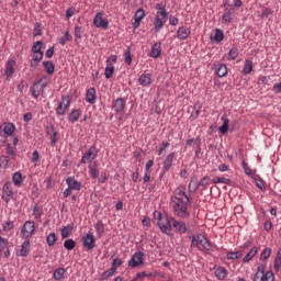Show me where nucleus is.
I'll use <instances>...</instances> for the list:
<instances>
[{
    "label": "nucleus",
    "mask_w": 281,
    "mask_h": 281,
    "mask_svg": "<svg viewBox=\"0 0 281 281\" xmlns=\"http://www.w3.org/2000/svg\"><path fill=\"white\" fill-rule=\"evenodd\" d=\"M30 239H25L22 245H21V249L20 252H16V256H22L23 258H27V256H30Z\"/></svg>",
    "instance_id": "obj_21"
},
{
    "label": "nucleus",
    "mask_w": 281,
    "mask_h": 281,
    "mask_svg": "<svg viewBox=\"0 0 281 281\" xmlns=\"http://www.w3.org/2000/svg\"><path fill=\"white\" fill-rule=\"evenodd\" d=\"M15 65H16V60H14V59H9L7 61V67H5L7 78H12V76H14V66Z\"/></svg>",
    "instance_id": "obj_23"
},
{
    "label": "nucleus",
    "mask_w": 281,
    "mask_h": 281,
    "mask_svg": "<svg viewBox=\"0 0 281 281\" xmlns=\"http://www.w3.org/2000/svg\"><path fill=\"white\" fill-rule=\"evenodd\" d=\"M172 227L177 232V234H186L188 232V227L186 226V222L175 220L172 223Z\"/></svg>",
    "instance_id": "obj_20"
},
{
    "label": "nucleus",
    "mask_w": 281,
    "mask_h": 281,
    "mask_svg": "<svg viewBox=\"0 0 281 281\" xmlns=\"http://www.w3.org/2000/svg\"><path fill=\"white\" fill-rule=\"evenodd\" d=\"M270 14H273V10H271L270 8H265L261 12V18L269 19Z\"/></svg>",
    "instance_id": "obj_59"
},
{
    "label": "nucleus",
    "mask_w": 281,
    "mask_h": 281,
    "mask_svg": "<svg viewBox=\"0 0 281 281\" xmlns=\"http://www.w3.org/2000/svg\"><path fill=\"white\" fill-rule=\"evenodd\" d=\"M69 106H71V98L69 97V94L61 95V101L56 108V115H58V117L66 115L67 111H69Z\"/></svg>",
    "instance_id": "obj_4"
},
{
    "label": "nucleus",
    "mask_w": 281,
    "mask_h": 281,
    "mask_svg": "<svg viewBox=\"0 0 281 281\" xmlns=\"http://www.w3.org/2000/svg\"><path fill=\"white\" fill-rule=\"evenodd\" d=\"M224 12L225 13L222 16V21L224 23H232V21H234L232 18V14H234V8H225Z\"/></svg>",
    "instance_id": "obj_25"
},
{
    "label": "nucleus",
    "mask_w": 281,
    "mask_h": 281,
    "mask_svg": "<svg viewBox=\"0 0 281 281\" xmlns=\"http://www.w3.org/2000/svg\"><path fill=\"white\" fill-rule=\"evenodd\" d=\"M66 183L68 188H70V190H78V191L82 190V183L76 180V178L74 177H68L66 179Z\"/></svg>",
    "instance_id": "obj_18"
},
{
    "label": "nucleus",
    "mask_w": 281,
    "mask_h": 281,
    "mask_svg": "<svg viewBox=\"0 0 281 281\" xmlns=\"http://www.w3.org/2000/svg\"><path fill=\"white\" fill-rule=\"evenodd\" d=\"M258 254V247H252L249 252L243 258V262H249L254 259V256Z\"/></svg>",
    "instance_id": "obj_37"
},
{
    "label": "nucleus",
    "mask_w": 281,
    "mask_h": 281,
    "mask_svg": "<svg viewBox=\"0 0 281 281\" xmlns=\"http://www.w3.org/2000/svg\"><path fill=\"white\" fill-rule=\"evenodd\" d=\"M95 157H98V148L92 145L81 157V164H91Z\"/></svg>",
    "instance_id": "obj_10"
},
{
    "label": "nucleus",
    "mask_w": 281,
    "mask_h": 281,
    "mask_svg": "<svg viewBox=\"0 0 281 281\" xmlns=\"http://www.w3.org/2000/svg\"><path fill=\"white\" fill-rule=\"evenodd\" d=\"M227 260H238V258H243V251L237 250V251H229L226 255Z\"/></svg>",
    "instance_id": "obj_41"
},
{
    "label": "nucleus",
    "mask_w": 281,
    "mask_h": 281,
    "mask_svg": "<svg viewBox=\"0 0 281 281\" xmlns=\"http://www.w3.org/2000/svg\"><path fill=\"white\" fill-rule=\"evenodd\" d=\"M144 16H146V11L143 8L138 9L134 14V19L138 21H142Z\"/></svg>",
    "instance_id": "obj_50"
},
{
    "label": "nucleus",
    "mask_w": 281,
    "mask_h": 281,
    "mask_svg": "<svg viewBox=\"0 0 281 281\" xmlns=\"http://www.w3.org/2000/svg\"><path fill=\"white\" fill-rule=\"evenodd\" d=\"M54 280L60 281L65 278V270L64 268H57L53 273Z\"/></svg>",
    "instance_id": "obj_42"
},
{
    "label": "nucleus",
    "mask_w": 281,
    "mask_h": 281,
    "mask_svg": "<svg viewBox=\"0 0 281 281\" xmlns=\"http://www.w3.org/2000/svg\"><path fill=\"white\" fill-rule=\"evenodd\" d=\"M71 232H74V224H69L61 228V238H69Z\"/></svg>",
    "instance_id": "obj_34"
},
{
    "label": "nucleus",
    "mask_w": 281,
    "mask_h": 281,
    "mask_svg": "<svg viewBox=\"0 0 281 281\" xmlns=\"http://www.w3.org/2000/svg\"><path fill=\"white\" fill-rule=\"evenodd\" d=\"M166 21L167 20H164V18L156 15V18L154 20V25H155L156 32H159V30H161V27H164V23H166Z\"/></svg>",
    "instance_id": "obj_36"
},
{
    "label": "nucleus",
    "mask_w": 281,
    "mask_h": 281,
    "mask_svg": "<svg viewBox=\"0 0 281 281\" xmlns=\"http://www.w3.org/2000/svg\"><path fill=\"white\" fill-rule=\"evenodd\" d=\"M2 199L5 203H10L14 199V191L12 190V182H5L2 188Z\"/></svg>",
    "instance_id": "obj_12"
},
{
    "label": "nucleus",
    "mask_w": 281,
    "mask_h": 281,
    "mask_svg": "<svg viewBox=\"0 0 281 281\" xmlns=\"http://www.w3.org/2000/svg\"><path fill=\"white\" fill-rule=\"evenodd\" d=\"M154 216L157 217V225L160 229V232H162V234H167V236H170V232H172V224L175 223V217H166L165 222H164V217H161V213L160 212H154Z\"/></svg>",
    "instance_id": "obj_3"
},
{
    "label": "nucleus",
    "mask_w": 281,
    "mask_h": 281,
    "mask_svg": "<svg viewBox=\"0 0 281 281\" xmlns=\"http://www.w3.org/2000/svg\"><path fill=\"white\" fill-rule=\"evenodd\" d=\"M224 40H225V34L223 33V30L215 29V34H214L215 43H223Z\"/></svg>",
    "instance_id": "obj_40"
},
{
    "label": "nucleus",
    "mask_w": 281,
    "mask_h": 281,
    "mask_svg": "<svg viewBox=\"0 0 281 281\" xmlns=\"http://www.w3.org/2000/svg\"><path fill=\"white\" fill-rule=\"evenodd\" d=\"M189 205H192V199L186 194V188H177L171 196V206L176 216L179 218H190Z\"/></svg>",
    "instance_id": "obj_1"
},
{
    "label": "nucleus",
    "mask_w": 281,
    "mask_h": 281,
    "mask_svg": "<svg viewBox=\"0 0 281 281\" xmlns=\"http://www.w3.org/2000/svg\"><path fill=\"white\" fill-rule=\"evenodd\" d=\"M93 24L95 25V27H102L103 30H109V21L102 18V12H99L95 14L93 19Z\"/></svg>",
    "instance_id": "obj_13"
},
{
    "label": "nucleus",
    "mask_w": 281,
    "mask_h": 281,
    "mask_svg": "<svg viewBox=\"0 0 281 281\" xmlns=\"http://www.w3.org/2000/svg\"><path fill=\"white\" fill-rule=\"evenodd\" d=\"M12 181L14 183V186H22L23 183V175L21 173V171H16L13 177H12Z\"/></svg>",
    "instance_id": "obj_39"
},
{
    "label": "nucleus",
    "mask_w": 281,
    "mask_h": 281,
    "mask_svg": "<svg viewBox=\"0 0 281 281\" xmlns=\"http://www.w3.org/2000/svg\"><path fill=\"white\" fill-rule=\"evenodd\" d=\"M99 167L100 162H98V160H94L92 165H89L88 168L91 179H98L100 177V169H98Z\"/></svg>",
    "instance_id": "obj_15"
},
{
    "label": "nucleus",
    "mask_w": 281,
    "mask_h": 281,
    "mask_svg": "<svg viewBox=\"0 0 281 281\" xmlns=\"http://www.w3.org/2000/svg\"><path fill=\"white\" fill-rule=\"evenodd\" d=\"M45 132L46 135H54V133H56V126H54V124H50L49 126H46Z\"/></svg>",
    "instance_id": "obj_63"
},
{
    "label": "nucleus",
    "mask_w": 281,
    "mask_h": 281,
    "mask_svg": "<svg viewBox=\"0 0 281 281\" xmlns=\"http://www.w3.org/2000/svg\"><path fill=\"white\" fill-rule=\"evenodd\" d=\"M43 56H44V53H33V57H32V60L34 63H41V60H43Z\"/></svg>",
    "instance_id": "obj_57"
},
{
    "label": "nucleus",
    "mask_w": 281,
    "mask_h": 281,
    "mask_svg": "<svg viewBox=\"0 0 281 281\" xmlns=\"http://www.w3.org/2000/svg\"><path fill=\"white\" fill-rule=\"evenodd\" d=\"M138 82L142 87H150L153 85V79L150 77V74H143L138 78Z\"/></svg>",
    "instance_id": "obj_22"
},
{
    "label": "nucleus",
    "mask_w": 281,
    "mask_h": 281,
    "mask_svg": "<svg viewBox=\"0 0 281 281\" xmlns=\"http://www.w3.org/2000/svg\"><path fill=\"white\" fill-rule=\"evenodd\" d=\"M176 159L175 151H171L166 158L162 164V170L164 172H170V168H172V161Z\"/></svg>",
    "instance_id": "obj_14"
},
{
    "label": "nucleus",
    "mask_w": 281,
    "mask_h": 281,
    "mask_svg": "<svg viewBox=\"0 0 281 281\" xmlns=\"http://www.w3.org/2000/svg\"><path fill=\"white\" fill-rule=\"evenodd\" d=\"M3 232H10V229H14V223L5 222L2 226Z\"/></svg>",
    "instance_id": "obj_61"
},
{
    "label": "nucleus",
    "mask_w": 281,
    "mask_h": 281,
    "mask_svg": "<svg viewBox=\"0 0 281 281\" xmlns=\"http://www.w3.org/2000/svg\"><path fill=\"white\" fill-rule=\"evenodd\" d=\"M112 108L114 109L115 113H122L124 109H126V101L123 98H117L113 101Z\"/></svg>",
    "instance_id": "obj_16"
},
{
    "label": "nucleus",
    "mask_w": 281,
    "mask_h": 281,
    "mask_svg": "<svg viewBox=\"0 0 281 281\" xmlns=\"http://www.w3.org/2000/svg\"><path fill=\"white\" fill-rule=\"evenodd\" d=\"M35 229H36V227L34 226V221H27L22 226L21 234L23 235L25 240H30V238H32V236H34Z\"/></svg>",
    "instance_id": "obj_8"
},
{
    "label": "nucleus",
    "mask_w": 281,
    "mask_h": 281,
    "mask_svg": "<svg viewBox=\"0 0 281 281\" xmlns=\"http://www.w3.org/2000/svg\"><path fill=\"white\" fill-rule=\"evenodd\" d=\"M222 126L218 127L220 133H222V135H227V131H231V133H234V131H236V126H238V122L234 121L231 124L229 127V119H227V114H224L222 116Z\"/></svg>",
    "instance_id": "obj_5"
},
{
    "label": "nucleus",
    "mask_w": 281,
    "mask_h": 281,
    "mask_svg": "<svg viewBox=\"0 0 281 281\" xmlns=\"http://www.w3.org/2000/svg\"><path fill=\"white\" fill-rule=\"evenodd\" d=\"M170 146L169 142H162L159 149H158V155H162L164 151Z\"/></svg>",
    "instance_id": "obj_62"
},
{
    "label": "nucleus",
    "mask_w": 281,
    "mask_h": 281,
    "mask_svg": "<svg viewBox=\"0 0 281 281\" xmlns=\"http://www.w3.org/2000/svg\"><path fill=\"white\" fill-rule=\"evenodd\" d=\"M113 63H117V55H112L106 59V67L104 72L106 80L113 78V75L115 74V66H113Z\"/></svg>",
    "instance_id": "obj_6"
},
{
    "label": "nucleus",
    "mask_w": 281,
    "mask_h": 281,
    "mask_svg": "<svg viewBox=\"0 0 281 281\" xmlns=\"http://www.w3.org/2000/svg\"><path fill=\"white\" fill-rule=\"evenodd\" d=\"M42 65L44 67V71H46L48 76H54V71H56V66L54 65L53 61L46 60V61H43Z\"/></svg>",
    "instance_id": "obj_24"
},
{
    "label": "nucleus",
    "mask_w": 281,
    "mask_h": 281,
    "mask_svg": "<svg viewBox=\"0 0 281 281\" xmlns=\"http://www.w3.org/2000/svg\"><path fill=\"white\" fill-rule=\"evenodd\" d=\"M156 16L164 18V21H168V12L166 11V2H160L156 4Z\"/></svg>",
    "instance_id": "obj_19"
},
{
    "label": "nucleus",
    "mask_w": 281,
    "mask_h": 281,
    "mask_svg": "<svg viewBox=\"0 0 281 281\" xmlns=\"http://www.w3.org/2000/svg\"><path fill=\"white\" fill-rule=\"evenodd\" d=\"M191 239V249H199V251H212V244L209 241L207 237L199 233L198 235L189 236Z\"/></svg>",
    "instance_id": "obj_2"
},
{
    "label": "nucleus",
    "mask_w": 281,
    "mask_h": 281,
    "mask_svg": "<svg viewBox=\"0 0 281 281\" xmlns=\"http://www.w3.org/2000/svg\"><path fill=\"white\" fill-rule=\"evenodd\" d=\"M64 247L65 249H67L68 251H74V249H76V240L69 238V239H66L64 241Z\"/></svg>",
    "instance_id": "obj_43"
},
{
    "label": "nucleus",
    "mask_w": 281,
    "mask_h": 281,
    "mask_svg": "<svg viewBox=\"0 0 281 281\" xmlns=\"http://www.w3.org/2000/svg\"><path fill=\"white\" fill-rule=\"evenodd\" d=\"M215 278H217V280H225L227 278V269L225 267L216 268Z\"/></svg>",
    "instance_id": "obj_29"
},
{
    "label": "nucleus",
    "mask_w": 281,
    "mask_h": 281,
    "mask_svg": "<svg viewBox=\"0 0 281 281\" xmlns=\"http://www.w3.org/2000/svg\"><path fill=\"white\" fill-rule=\"evenodd\" d=\"M68 120L71 122V124L78 122V120H80V110L74 109L68 115Z\"/></svg>",
    "instance_id": "obj_33"
},
{
    "label": "nucleus",
    "mask_w": 281,
    "mask_h": 281,
    "mask_svg": "<svg viewBox=\"0 0 281 281\" xmlns=\"http://www.w3.org/2000/svg\"><path fill=\"white\" fill-rule=\"evenodd\" d=\"M193 109L195 111L191 113L190 120H199V116L201 115V103L196 102Z\"/></svg>",
    "instance_id": "obj_38"
},
{
    "label": "nucleus",
    "mask_w": 281,
    "mask_h": 281,
    "mask_svg": "<svg viewBox=\"0 0 281 281\" xmlns=\"http://www.w3.org/2000/svg\"><path fill=\"white\" fill-rule=\"evenodd\" d=\"M215 74L218 78H225V76H227V66L225 64H220Z\"/></svg>",
    "instance_id": "obj_32"
},
{
    "label": "nucleus",
    "mask_w": 281,
    "mask_h": 281,
    "mask_svg": "<svg viewBox=\"0 0 281 281\" xmlns=\"http://www.w3.org/2000/svg\"><path fill=\"white\" fill-rule=\"evenodd\" d=\"M43 42L42 41H37L33 44L32 48H31V52L33 54H40L42 53L43 50Z\"/></svg>",
    "instance_id": "obj_45"
},
{
    "label": "nucleus",
    "mask_w": 281,
    "mask_h": 281,
    "mask_svg": "<svg viewBox=\"0 0 281 281\" xmlns=\"http://www.w3.org/2000/svg\"><path fill=\"white\" fill-rule=\"evenodd\" d=\"M82 247L87 249V251H91V249H95V236L93 233L89 232L81 238Z\"/></svg>",
    "instance_id": "obj_7"
},
{
    "label": "nucleus",
    "mask_w": 281,
    "mask_h": 281,
    "mask_svg": "<svg viewBox=\"0 0 281 281\" xmlns=\"http://www.w3.org/2000/svg\"><path fill=\"white\" fill-rule=\"evenodd\" d=\"M95 88H90L86 93V102L89 104H95Z\"/></svg>",
    "instance_id": "obj_26"
},
{
    "label": "nucleus",
    "mask_w": 281,
    "mask_h": 281,
    "mask_svg": "<svg viewBox=\"0 0 281 281\" xmlns=\"http://www.w3.org/2000/svg\"><path fill=\"white\" fill-rule=\"evenodd\" d=\"M71 35L69 34V31H66L64 36L59 38L60 45H67V42L71 41Z\"/></svg>",
    "instance_id": "obj_48"
},
{
    "label": "nucleus",
    "mask_w": 281,
    "mask_h": 281,
    "mask_svg": "<svg viewBox=\"0 0 281 281\" xmlns=\"http://www.w3.org/2000/svg\"><path fill=\"white\" fill-rule=\"evenodd\" d=\"M276 276L273 274V271H267L266 273L261 276V281H274Z\"/></svg>",
    "instance_id": "obj_46"
},
{
    "label": "nucleus",
    "mask_w": 281,
    "mask_h": 281,
    "mask_svg": "<svg viewBox=\"0 0 281 281\" xmlns=\"http://www.w3.org/2000/svg\"><path fill=\"white\" fill-rule=\"evenodd\" d=\"M161 56V44H154L150 50L151 58H159Z\"/></svg>",
    "instance_id": "obj_30"
},
{
    "label": "nucleus",
    "mask_w": 281,
    "mask_h": 281,
    "mask_svg": "<svg viewBox=\"0 0 281 281\" xmlns=\"http://www.w3.org/2000/svg\"><path fill=\"white\" fill-rule=\"evenodd\" d=\"M117 270H115V268L111 267L110 269H108L106 271H104L102 273V279L103 280H109L111 278V276H113Z\"/></svg>",
    "instance_id": "obj_47"
},
{
    "label": "nucleus",
    "mask_w": 281,
    "mask_h": 281,
    "mask_svg": "<svg viewBox=\"0 0 281 281\" xmlns=\"http://www.w3.org/2000/svg\"><path fill=\"white\" fill-rule=\"evenodd\" d=\"M122 263H123L122 259L116 258V259H114V260L112 261V268H114L115 270H117V267H122Z\"/></svg>",
    "instance_id": "obj_64"
},
{
    "label": "nucleus",
    "mask_w": 281,
    "mask_h": 281,
    "mask_svg": "<svg viewBox=\"0 0 281 281\" xmlns=\"http://www.w3.org/2000/svg\"><path fill=\"white\" fill-rule=\"evenodd\" d=\"M190 34H192V31H190V27L180 26L177 31V38H179V41H186V38H188Z\"/></svg>",
    "instance_id": "obj_17"
},
{
    "label": "nucleus",
    "mask_w": 281,
    "mask_h": 281,
    "mask_svg": "<svg viewBox=\"0 0 281 281\" xmlns=\"http://www.w3.org/2000/svg\"><path fill=\"white\" fill-rule=\"evenodd\" d=\"M241 166L245 170V173L248 175V177H251V175H254V172L251 171V168H249V165H247L245 160L241 161Z\"/></svg>",
    "instance_id": "obj_58"
},
{
    "label": "nucleus",
    "mask_w": 281,
    "mask_h": 281,
    "mask_svg": "<svg viewBox=\"0 0 281 281\" xmlns=\"http://www.w3.org/2000/svg\"><path fill=\"white\" fill-rule=\"evenodd\" d=\"M212 178L210 176H204L200 181L198 180L192 189V183H189V192H196L200 188H204V190L207 189V184L211 183Z\"/></svg>",
    "instance_id": "obj_9"
},
{
    "label": "nucleus",
    "mask_w": 281,
    "mask_h": 281,
    "mask_svg": "<svg viewBox=\"0 0 281 281\" xmlns=\"http://www.w3.org/2000/svg\"><path fill=\"white\" fill-rule=\"evenodd\" d=\"M8 164H10V157L1 156L0 157V168H8Z\"/></svg>",
    "instance_id": "obj_53"
},
{
    "label": "nucleus",
    "mask_w": 281,
    "mask_h": 281,
    "mask_svg": "<svg viewBox=\"0 0 281 281\" xmlns=\"http://www.w3.org/2000/svg\"><path fill=\"white\" fill-rule=\"evenodd\" d=\"M271 257V248H265L260 255L261 260H269Z\"/></svg>",
    "instance_id": "obj_52"
},
{
    "label": "nucleus",
    "mask_w": 281,
    "mask_h": 281,
    "mask_svg": "<svg viewBox=\"0 0 281 281\" xmlns=\"http://www.w3.org/2000/svg\"><path fill=\"white\" fill-rule=\"evenodd\" d=\"M14 131H16L14 123L4 124L3 133L7 134L8 137H12V135H14Z\"/></svg>",
    "instance_id": "obj_28"
},
{
    "label": "nucleus",
    "mask_w": 281,
    "mask_h": 281,
    "mask_svg": "<svg viewBox=\"0 0 281 281\" xmlns=\"http://www.w3.org/2000/svg\"><path fill=\"white\" fill-rule=\"evenodd\" d=\"M238 58V48H231L228 52V60H236Z\"/></svg>",
    "instance_id": "obj_49"
},
{
    "label": "nucleus",
    "mask_w": 281,
    "mask_h": 281,
    "mask_svg": "<svg viewBox=\"0 0 281 281\" xmlns=\"http://www.w3.org/2000/svg\"><path fill=\"white\" fill-rule=\"evenodd\" d=\"M33 36H43V31L41 30V23H35Z\"/></svg>",
    "instance_id": "obj_56"
},
{
    "label": "nucleus",
    "mask_w": 281,
    "mask_h": 281,
    "mask_svg": "<svg viewBox=\"0 0 281 281\" xmlns=\"http://www.w3.org/2000/svg\"><path fill=\"white\" fill-rule=\"evenodd\" d=\"M124 60H125L126 65H131L133 63V57L131 56V49H127L124 53Z\"/></svg>",
    "instance_id": "obj_55"
},
{
    "label": "nucleus",
    "mask_w": 281,
    "mask_h": 281,
    "mask_svg": "<svg viewBox=\"0 0 281 281\" xmlns=\"http://www.w3.org/2000/svg\"><path fill=\"white\" fill-rule=\"evenodd\" d=\"M137 278H139L140 280H144V278H155V274H153V272H137Z\"/></svg>",
    "instance_id": "obj_54"
},
{
    "label": "nucleus",
    "mask_w": 281,
    "mask_h": 281,
    "mask_svg": "<svg viewBox=\"0 0 281 281\" xmlns=\"http://www.w3.org/2000/svg\"><path fill=\"white\" fill-rule=\"evenodd\" d=\"M94 229L97 232V235L99 238H102L103 234H104V223H102L101 220H99L97 222V224L94 225Z\"/></svg>",
    "instance_id": "obj_35"
},
{
    "label": "nucleus",
    "mask_w": 281,
    "mask_h": 281,
    "mask_svg": "<svg viewBox=\"0 0 281 281\" xmlns=\"http://www.w3.org/2000/svg\"><path fill=\"white\" fill-rule=\"evenodd\" d=\"M251 71H254V63L249 59H246L244 69H243V75L249 76V74H251Z\"/></svg>",
    "instance_id": "obj_31"
},
{
    "label": "nucleus",
    "mask_w": 281,
    "mask_h": 281,
    "mask_svg": "<svg viewBox=\"0 0 281 281\" xmlns=\"http://www.w3.org/2000/svg\"><path fill=\"white\" fill-rule=\"evenodd\" d=\"M83 33H85V31L82 30V26H75L76 38H82Z\"/></svg>",
    "instance_id": "obj_60"
},
{
    "label": "nucleus",
    "mask_w": 281,
    "mask_h": 281,
    "mask_svg": "<svg viewBox=\"0 0 281 281\" xmlns=\"http://www.w3.org/2000/svg\"><path fill=\"white\" fill-rule=\"evenodd\" d=\"M56 240H58V237L56 236V233H50L46 237V243H47L48 247H54V245H56Z\"/></svg>",
    "instance_id": "obj_44"
},
{
    "label": "nucleus",
    "mask_w": 281,
    "mask_h": 281,
    "mask_svg": "<svg viewBox=\"0 0 281 281\" xmlns=\"http://www.w3.org/2000/svg\"><path fill=\"white\" fill-rule=\"evenodd\" d=\"M41 82H43V79L38 80V82L31 87V94L33 98H35V100L38 99V95H41Z\"/></svg>",
    "instance_id": "obj_27"
},
{
    "label": "nucleus",
    "mask_w": 281,
    "mask_h": 281,
    "mask_svg": "<svg viewBox=\"0 0 281 281\" xmlns=\"http://www.w3.org/2000/svg\"><path fill=\"white\" fill-rule=\"evenodd\" d=\"M144 256L145 255L143 251L135 252L128 261V267H132V269H137V267H142V265H144Z\"/></svg>",
    "instance_id": "obj_11"
},
{
    "label": "nucleus",
    "mask_w": 281,
    "mask_h": 281,
    "mask_svg": "<svg viewBox=\"0 0 281 281\" xmlns=\"http://www.w3.org/2000/svg\"><path fill=\"white\" fill-rule=\"evenodd\" d=\"M255 183H256L257 188H259V190H261L262 192H265V190H267V187H265V180H262L261 178H256Z\"/></svg>",
    "instance_id": "obj_51"
}]
</instances>
